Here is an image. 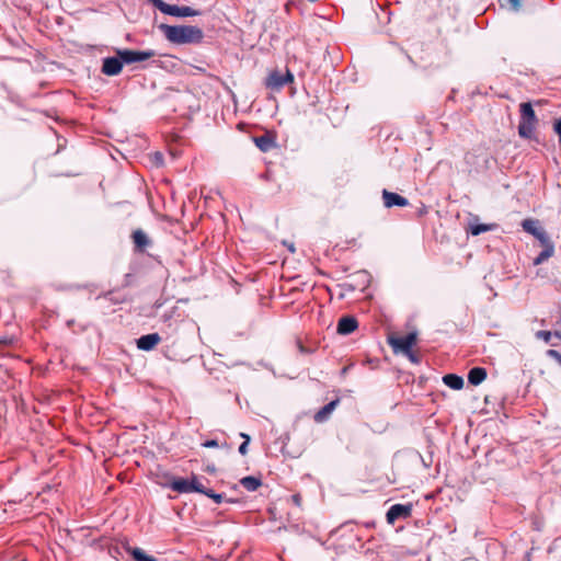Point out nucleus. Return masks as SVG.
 <instances>
[{
	"label": "nucleus",
	"instance_id": "f257e3e1",
	"mask_svg": "<svg viewBox=\"0 0 561 561\" xmlns=\"http://www.w3.org/2000/svg\"><path fill=\"white\" fill-rule=\"evenodd\" d=\"M159 28L170 43L176 45L199 44L204 39L203 30L194 25L161 24Z\"/></svg>",
	"mask_w": 561,
	"mask_h": 561
},
{
	"label": "nucleus",
	"instance_id": "f03ea898",
	"mask_svg": "<svg viewBox=\"0 0 561 561\" xmlns=\"http://www.w3.org/2000/svg\"><path fill=\"white\" fill-rule=\"evenodd\" d=\"M416 333L411 332L403 336H389L388 343L394 353H409L416 343Z\"/></svg>",
	"mask_w": 561,
	"mask_h": 561
},
{
	"label": "nucleus",
	"instance_id": "7ed1b4c3",
	"mask_svg": "<svg viewBox=\"0 0 561 561\" xmlns=\"http://www.w3.org/2000/svg\"><path fill=\"white\" fill-rule=\"evenodd\" d=\"M294 81V75L287 69L286 73H282L278 70L272 71L265 79V85L272 91H279L286 84Z\"/></svg>",
	"mask_w": 561,
	"mask_h": 561
},
{
	"label": "nucleus",
	"instance_id": "20e7f679",
	"mask_svg": "<svg viewBox=\"0 0 561 561\" xmlns=\"http://www.w3.org/2000/svg\"><path fill=\"white\" fill-rule=\"evenodd\" d=\"M116 54L122 58L123 64L127 65L145 61L156 56L154 50L151 49L144 51L131 49H118Z\"/></svg>",
	"mask_w": 561,
	"mask_h": 561
},
{
	"label": "nucleus",
	"instance_id": "39448f33",
	"mask_svg": "<svg viewBox=\"0 0 561 561\" xmlns=\"http://www.w3.org/2000/svg\"><path fill=\"white\" fill-rule=\"evenodd\" d=\"M160 11L164 14H169L172 16H179V18H187V16H197L201 14L198 10H195L187 5H174V4H168L165 2H160Z\"/></svg>",
	"mask_w": 561,
	"mask_h": 561
},
{
	"label": "nucleus",
	"instance_id": "423d86ee",
	"mask_svg": "<svg viewBox=\"0 0 561 561\" xmlns=\"http://www.w3.org/2000/svg\"><path fill=\"white\" fill-rule=\"evenodd\" d=\"M130 238L134 243V251L137 253H146L153 245V240L140 228L135 229Z\"/></svg>",
	"mask_w": 561,
	"mask_h": 561
},
{
	"label": "nucleus",
	"instance_id": "0eeeda50",
	"mask_svg": "<svg viewBox=\"0 0 561 561\" xmlns=\"http://www.w3.org/2000/svg\"><path fill=\"white\" fill-rule=\"evenodd\" d=\"M411 513L412 504H394L388 510L386 519L388 524L393 525L398 519L409 518Z\"/></svg>",
	"mask_w": 561,
	"mask_h": 561
},
{
	"label": "nucleus",
	"instance_id": "6e6552de",
	"mask_svg": "<svg viewBox=\"0 0 561 561\" xmlns=\"http://www.w3.org/2000/svg\"><path fill=\"white\" fill-rule=\"evenodd\" d=\"M123 60L119 56L116 57H107L103 59L102 64V73L106 76H117L122 72L123 69Z\"/></svg>",
	"mask_w": 561,
	"mask_h": 561
},
{
	"label": "nucleus",
	"instance_id": "1a4fd4ad",
	"mask_svg": "<svg viewBox=\"0 0 561 561\" xmlns=\"http://www.w3.org/2000/svg\"><path fill=\"white\" fill-rule=\"evenodd\" d=\"M382 199L383 205L387 208H391L393 206L405 207L409 205V201L405 197L399 195L398 193L390 192L388 190L382 191Z\"/></svg>",
	"mask_w": 561,
	"mask_h": 561
},
{
	"label": "nucleus",
	"instance_id": "9d476101",
	"mask_svg": "<svg viewBox=\"0 0 561 561\" xmlns=\"http://www.w3.org/2000/svg\"><path fill=\"white\" fill-rule=\"evenodd\" d=\"M358 327L356 318L352 316L342 317L337 322L336 331L341 335L353 333Z\"/></svg>",
	"mask_w": 561,
	"mask_h": 561
},
{
	"label": "nucleus",
	"instance_id": "9b49d317",
	"mask_svg": "<svg viewBox=\"0 0 561 561\" xmlns=\"http://www.w3.org/2000/svg\"><path fill=\"white\" fill-rule=\"evenodd\" d=\"M161 342V337L158 333H150L140 336L137 340V347L141 351H151Z\"/></svg>",
	"mask_w": 561,
	"mask_h": 561
},
{
	"label": "nucleus",
	"instance_id": "f8f14e48",
	"mask_svg": "<svg viewBox=\"0 0 561 561\" xmlns=\"http://www.w3.org/2000/svg\"><path fill=\"white\" fill-rule=\"evenodd\" d=\"M340 399H335L328 404H325L323 408H321L313 416V420L316 423H323L328 421L332 414V412L335 410V408L339 405Z\"/></svg>",
	"mask_w": 561,
	"mask_h": 561
},
{
	"label": "nucleus",
	"instance_id": "ddd939ff",
	"mask_svg": "<svg viewBox=\"0 0 561 561\" xmlns=\"http://www.w3.org/2000/svg\"><path fill=\"white\" fill-rule=\"evenodd\" d=\"M486 378V369L483 367H473L468 373V381L472 386H478Z\"/></svg>",
	"mask_w": 561,
	"mask_h": 561
},
{
	"label": "nucleus",
	"instance_id": "4468645a",
	"mask_svg": "<svg viewBox=\"0 0 561 561\" xmlns=\"http://www.w3.org/2000/svg\"><path fill=\"white\" fill-rule=\"evenodd\" d=\"M536 124H537V122L520 119L519 124H518V134H519V136L522 138H526V139L531 138L533 134H534V130H535V127H536Z\"/></svg>",
	"mask_w": 561,
	"mask_h": 561
},
{
	"label": "nucleus",
	"instance_id": "2eb2a0df",
	"mask_svg": "<svg viewBox=\"0 0 561 561\" xmlns=\"http://www.w3.org/2000/svg\"><path fill=\"white\" fill-rule=\"evenodd\" d=\"M443 381L446 386L454 390H460L463 387L462 377L455 374H447L443 377Z\"/></svg>",
	"mask_w": 561,
	"mask_h": 561
},
{
	"label": "nucleus",
	"instance_id": "dca6fc26",
	"mask_svg": "<svg viewBox=\"0 0 561 561\" xmlns=\"http://www.w3.org/2000/svg\"><path fill=\"white\" fill-rule=\"evenodd\" d=\"M240 483L245 490L254 492L262 485V480L257 477L248 476L242 478Z\"/></svg>",
	"mask_w": 561,
	"mask_h": 561
},
{
	"label": "nucleus",
	"instance_id": "f3484780",
	"mask_svg": "<svg viewBox=\"0 0 561 561\" xmlns=\"http://www.w3.org/2000/svg\"><path fill=\"white\" fill-rule=\"evenodd\" d=\"M520 119L537 122L535 111L529 102L520 104Z\"/></svg>",
	"mask_w": 561,
	"mask_h": 561
},
{
	"label": "nucleus",
	"instance_id": "a211bd4d",
	"mask_svg": "<svg viewBox=\"0 0 561 561\" xmlns=\"http://www.w3.org/2000/svg\"><path fill=\"white\" fill-rule=\"evenodd\" d=\"M255 145L264 152L274 147V140L268 135H263L254 138Z\"/></svg>",
	"mask_w": 561,
	"mask_h": 561
},
{
	"label": "nucleus",
	"instance_id": "6ab92c4d",
	"mask_svg": "<svg viewBox=\"0 0 561 561\" xmlns=\"http://www.w3.org/2000/svg\"><path fill=\"white\" fill-rule=\"evenodd\" d=\"M170 486L173 491H176L179 493H190V481L183 478L174 479Z\"/></svg>",
	"mask_w": 561,
	"mask_h": 561
},
{
	"label": "nucleus",
	"instance_id": "aec40b11",
	"mask_svg": "<svg viewBox=\"0 0 561 561\" xmlns=\"http://www.w3.org/2000/svg\"><path fill=\"white\" fill-rule=\"evenodd\" d=\"M127 551L136 561H157L154 557L147 554L138 547L129 548Z\"/></svg>",
	"mask_w": 561,
	"mask_h": 561
},
{
	"label": "nucleus",
	"instance_id": "412c9836",
	"mask_svg": "<svg viewBox=\"0 0 561 561\" xmlns=\"http://www.w3.org/2000/svg\"><path fill=\"white\" fill-rule=\"evenodd\" d=\"M554 253V245L548 244L543 248V250L538 254V256L534 260V265H539L550 259Z\"/></svg>",
	"mask_w": 561,
	"mask_h": 561
},
{
	"label": "nucleus",
	"instance_id": "4be33fe9",
	"mask_svg": "<svg viewBox=\"0 0 561 561\" xmlns=\"http://www.w3.org/2000/svg\"><path fill=\"white\" fill-rule=\"evenodd\" d=\"M493 225H485V224H478V225H471L469 228V232L472 236H479L483 232L492 230Z\"/></svg>",
	"mask_w": 561,
	"mask_h": 561
},
{
	"label": "nucleus",
	"instance_id": "5701e85b",
	"mask_svg": "<svg viewBox=\"0 0 561 561\" xmlns=\"http://www.w3.org/2000/svg\"><path fill=\"white\" fill-rule=\"evenodd\" d=\"M190 481L191 492H197L204 494L206 492V488L199 482V480L193 476Z\"/></svg>",
	"mask_w": 561,
	"mask_h": 561
},
{
	"label": "nucleus",
	"instance_id": "b1692460",
	"mask_svg": "<svg viewBox=\"0 0 561 561\" xmlns=\"http://www.w3.org/2000/svg\"><path fill=\"white\" fill-rule=\"evenodd\" d=\"M534 236L540 241L541 245L545 248L548 244H553V242L550 240L547 232L542 229H539L538 231H534Z\"/></svg>",
	"mask_w": 561,
	"mask_h": 561
},
{
	"label": "nucleus",
	"instance_id": "393cba45",
	"mask_svg": "<svg viewBox=\"0 0 561 561\" xmlns=\"http://www.w3.org/2000/svg\"><path fill=\"white\" fill-rule=\"evenodd\" d=\"M204 494L215 501V503L220 504L224 501V495L219 493H215L210 489H206V492Z\"/></svg>",
	"mask_w": 561,
	"mask_h": 561
},
{
	"label": "nucleus",
	"instance_id": "a878e982",
	"mask_svg": "<svg viewBox=\"0 0 561 561\" xmlns=\"http://www.w3.org/2000/svg\"><path fill=\"white\" fill-rule=\"evenodd\" d=\"M536 222L534 220H530V219H527V220H524L523 221V228L524 230H526L527 232H530L531 234H534V231H538L539 229L536 228Z\"/></svg>",
	"mask_w": 561,
	"mask_h": 561
},
{
	"label": "nucleus",
	"instance_id": "bb28decb",
	"mask_svg": "<svg viewBox=\"0 0 561 561\" xmlns=\"http://www.w3.org/2000/svg\"><path fill=\"white\" fill-rule=\"evenodd\" d=\"M552 335H554V333H552L551 331L541 330L536 332V337L543 340L546 343L550 342Z\"/></svg>",
	"mask_w": 561,
	"mask_h": 561
},
{
	"label": "nucleus",
	"instance_id": "cd10ccee",
	"mask_svg": "<svg viewBox=\"0 0 561 561\" xmlns=\"http://www.w3.org/2000/svg\"><path fill=\"white\" fill-rule=\"evenodd\" d=\"M547 356L553 358L554 360H557L561 365V354L558 351H556V350H548L547 351Z\"/></svg>",
	"mask_w": 561,
	"mask_h": 561
},
{
	"label": "nucleus",
	"instance_id": "c85d7f7f",
	"mask_svg": "<svg viewBox=\"0 0 561 561\" xmlns=\"http://www.w3.org/2000/svg\"><path fill=\"white\" fill-rule=\"evenodd\" d=\"M403 355H405L412 363L417 364L420 362L419 355L414 353L412 348H410L409 353H404Z\"/></svg>",
	"mask_w": 561,
	"mask_h": 561
},
{
	"label": "nucleus",
	"instance_id": "c756f323",
	"mask_svg": "<svg viewBox=\"0 0 561 561\" xmlns=\"http://www.w3.org/2000/svg\"><path fill=\"white\" fill-rule=\"evenodd\" d=\"M291 502L297 506V507H301L302 506V496L299 494V493H296L294 495H291Z\"/></svg>",
	"mask_w": 561,
	"mask_h": 561
},
{
	"label": "nucleus",
	"instance_id": "7c9ffc66",
	"mask_svg": "<svg viewBox=\"0 0 561 561\" xmlns=\"http://www.w3.org/2000/svg\"><path fill=\"white\" fill-rule=\"evenodd\" d=\"M507 2L514 11H518L522 8V0H507Z\"/></svg>",
	"mask_w": 561,
	"mask_h": 561
},
{
	"label": "nucleus",
	"instance_id": "2f4dec72",
	"mask_svg": "<svg viewBox=\"0 0 561 561\" xmlns=\"http://www.w3.org/2000/svg\"><path fill=\"white\" fill-rule=\"evenodd\" d=\"M249 443H250V437H247V440H244L240 446H239V453L241 455H247L248 453V446H249Z\"/></svg>",
	"mask_w": 561,
	"mask_h": 561
},
{
	"label": "nucleus",
	"instance_id": "473e14b6",
	"mask_svg": "<svg viewBox=\"0 0 561 561\" xmlns=\"http://www.w3.org/2000/svg\"><path fill=\"white\" fill-rule=\"evenodd\" d=\"M135 276L130 273L126 274L124 277V286H131L134 284Z\"/></svg>",
	"mask_w": 561,
	"mask_h": 561
},
{
	"label": "nucleus",
	"instance_id": "72a5a7b5",
	"mask_svg": "<svg viewBox=\"0 0 561 561\" xmlns=\"http://www.w3.org/2000/svg\"><path fill=\"white\" fill-rule=\"evenodd\" d=\"M202 446L205 448H215L218 447V442L216 439H209L204 442Z\"/></svg>",
	"mask_w": 561,
	"mask_h": 561
},
{
	"label": "nucleus",
	"instance_id": "f704fd0d",
	"mask_svg": "<svg viewBox=\"0 0 561 561\" xmlns=\"http://www.w3.org/2000/svg\"><path fill=\"white\" fill-rule=\"evenodd\" d=\"M175 312H176V308H172V309H171V311H170V313H165V314H163V317H162V318H163V321H164V322H167L168 320H170V319H171V317H172V314H174Z\"/></svg>",
	"mask_w": 561,
	"mask_h": 561
},
{
	"label": "nucleus",
	"instance_id": "c9c22d12",
	"mask_svg": "<svg viewBox=\"0 0 561 561\" xmlns=\"http://www.w3.org/2000/svg\"><path fill=\"white\" fill-rule=\"evenodd\" d=\"M9 343H10V341H9V340H7V339H0V345H7V344H9Z\"/></svg>",
	"mask_w": 561,
	"mask_h": 561
},
{
	"label": "nucleus",
	"instance_id": "e433bc0d",
	"mask_svg": "<svg viewBox=\"0 0 561 561\" xmlns=\"http://www.w3.org/2000/svg\"><path fill=\"white\" fill-rule=\"evenodd\" d=\"M299 350L302 353L307 352V350L304 347V345L301 343H299Z\"/></svg>",
	"mask_w": 561,
	"mask_h": 561
},
{
	"label": "nucleus",
	"instance_id": "4c0bfd02",
	"mask_svg": "<svg viewBox=\"0 0 561 561\" xmlns=\"http://www.w3.org/2000/svg\"><path fill=\"white\" fill-rule=\"evenodd\" d=\"M554 336L559 337L561 340V333L559 331L554 332Z\"/></svg>",
	"mask_w": 561,
	"mask_h": 561
},
{
	"label": "nucleus",
	"instance_id": "58836bf2",
	"mask_svg": "<svg viewBox=\"0 0 561 561\" xmlns=\"http://www.w3.org/2000/svg\"><path fill=\"white\" fill-rule=\"evenodd\" d=\"M241 437H243L244 440H247V437H250L248 434L241 433Z\"/></svg>",
	"mask_w": 561,
	"mask_h": 561
}]
</instances>
